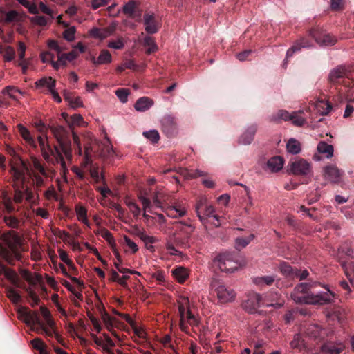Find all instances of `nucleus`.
Masks as SVG:
<instances>
[{
	"label": "nucleus",
	"instance_id": "nucleus-12",
	"mask_svg": "<svg viewBox=\"0 0 354 354\" xmlns=\"http://www.w3.org/2000/svg\"><path fill=\"white\" fill-rule=\"evenodd\" d=\"M309 35L320 45L333 46L337 42V39L334 36L322 33L317 28L311 29L309 31Z\"/></svg>",
	"mask_w": 354,
	"mask_h": 354
},
{
	"label": "nucleus",
	"instance_id": "nucleus-55",
	"mask_svg": "<svg viewBox=\"0 0 354 354\" xmlns=\"http://www.w3.org/2000/svg\"><path fill=\"white\" fill-rule=\"evenodd\" d=\"M13 252L15 254V257L12 256V254H11L8 252H5L3 254V259L10 265H14L15 259H19L20 257H21L20 254L19 252H17V250L15 252Z\"/></svg>",
	"mask_w": 354,
	"mask_h": 354
},
{
	"label": "nucleus",
	"instance_id": "nucleus-47",
	"mask_svg": "<svg viewBox=\"0 0 354 354\" xmlns=\"http://www.w3.org/2000/svg\"><path fill=\"white\" fill-rule=\"evenodd\" d=\"M304 345V340L299 334L295 335L293 339L290 342L292 348L301 349Z\"/></svg>",
	"mask_w": 354,
	"mask_h": 354
},
{
	"label": "nucleus",
	"instance_id": "nucleus-58",
	"mask_svg": "<svg viewBox=\"0 0 354 354\" xmlns=\"http://www.w3.org/2000/svg\"><path fill=\"white\" fill-rule=\"evenodd\" d=\"M28 297L31 299V306L32 307L38 305L40 302V299L37 295L31 289L28 288L26 290Z\"/></svg>",
	"mask_w": 354,
	"mask_h": 354
},
{
	"label": "nucleus",
	"instance_id": "nucleus-40",
	"mask_svg": "<svg viewBox=\"0 0 354 354\" xmlns=\"http://www.w3.org/2000/svg\"><path fill=\"white\" fill-rule=\"evenodd\" d=\"M275 280V276L258 277L253 279V282L258 286H270Z\"/></svg>",
	"mask_w": 354,
	"mask_h": 354
},
{
	"label": "nucleus",
	"instance_id": "nucleus-5",
	"mask_svg": "<svg viewBox=\"0 0 354 354\" xmlns=\"http://www.w3.org/2000/svg\"><path fill=\"white\" fill-rule=\"evenodd\" d=\"M50 129L59 144L63 156L71 161L72 149L69 131L62 126H52Z\"/></svg>",
	"mask_w": 354,
	"mask_h": 354
},
{
	"label": "nucleus",
	"instance_id": "nucleus-44",
	"mask_svg": "<svg viewBox=\"0 0 354 354\" xmlns=\"http://www.w3.org/2000/svg\"><path fill=\"white\" fill-rule=\"evenodd\" d=\"M111 62V55L107 50H102L99 57H97V62L99 64H108Z\"/></svg>",
	"mask_w": 354,
	"mask_h": 354
},
{
	"label": "nucleus",
	"instance_id": "nucleus-32",
	"mask_svg": "<svg viewBox=\"0 0 354 354\" xmlns=\"http://www.w3.org/2000/svg\"><path fill=\"white\" fill-rule=\"evenodd\" d=\"M254 238L253 234H250L247 237H237L235 240V248L238 250L245 248Z\"/></svg>",
	"mask_w": 354,
	"mask_h": 354
},
{
	"label": "nucleus",
	"instance_id": "nucleus-20",
	"mask_svg": "<svg viewBox=\"0 0 354 354\" xmlns=\"http://www.w3.org/2000/svg\"><path fill=\"white\" fill-rule=\"evenodd\" d=\"M311 46L310 41L305 37H301L295 41L294 44L290 48L286 53V59L291 57L294 53L299 52L304 48H308Z\"/></svg>",
	"mask_w": 354,
	"mask_h": 354
},
{
	"label": "nucleus",
	"instance_id": "nucleus-33",
	"mask_svg": "<svg viewBox=\"0 0 354 354\" xmlns=\"http://www.w3.org/2000/svg\"><path fill=\"white\" fill-rule=\"evenodd\" d=\"M352 249L348 244L341 245L338 249L337 257L339 259V257H342L344 259H352Z\"/></svg>",
	"mask_w": 354,
	"mask_h": 354
},
{
	"label": "nucleus",
	"instance_id": "nucleus-62",
	"mask_svg": "<svg viewBox=\"0 0 354 354\" xmlns=\"http://www.w3.org/2000/svg\"><path fill=\"white\" fill-rule=\"evenodd\" d=\"M61 260L69 266H73V262L69 259L68 254L63 250H59L58 251Z\"/></svg>",
	"mask_w": 354,
	"mask_h": 354
},
{
	"label": "nucleus",
	"instance_id": "nucleus-64",
	"mask_svg": "<svg viewBox=\"0 0 354 354\" xmlns=\"http://www.w3.org/2000/svg\"><path fill=\"white\" fill-rule=\"evenodd\" d=\"M344 0H331L330 7L333 10H341L344 8Z\"/></svg>",
	"mask_w": 354,
	"mask_h": 354
},
{
	"label": "nucleus",
	"instance_id": "nucleus-50",
	"mask_svg": "<svg viewBox=\"0 0 354 354\" xmlns=\"http://www.w3.org/2000/svg\"><path fill=\"white\" fill-rule=\"evenodd\" d=\"M7 297L15 304H17L21 300V295L12 288L7 290Z\"/></svg>",
	"mask_w": 354,
	"mask_h": 354
},
{
	"label": "nucleus",
	"instance_id": "nucleus-29",
	"mask_svg": "<svg viewBox=\"0 0 354 354\" xmlns=\"http://www.w3.org/2000/svg\"><path fill=\"white\" fill-rule=\"evenodd\" d=\"M143 46L147 47L146 54L151 55L158 50V46L152 37L146 36L143 39Z\"/></svg>",
	"mask_w": 354,
	"mask_h": 354
},
{
	"label": "nucleus",
	"instance_id": "nucleus-17",
	"mask_svg": "<svg viewBox=\"0 0 354 354\" xmlns=\"http://www.w3.org/2000/svg\"><path fill=\"white\" fill-rule=\"evenodd\" d=\"M26 213L23 212H21L19 216L15 215H8L3 217V221L6 225L12 229H19L21 225L25 223L24 218L26 217Z\"/></svg>",
	"mask_w": 354,
	"mask_h": 354
},
{
	"label": "nucleus",
	"instance_id": "nucleus-13",
	"mask_svg": "<svg viewBox=\"0 0 354 354\" xmlns=\"http://www.w3.org/2000/svg\"><path fill=\"white\" fill-rule=\"evenodd\" d=\"M351 71V69L345 66H338L330 71L328 77V82L333 84L339 83L342 79L348 76Z\"/></svg>",
	"mask_w": 354,
	"mask_h": 354
},
{
	"label": "nucleus",
	"instance_id": "nucleus-54",
	"mask_svg": "<svg viewBox=\"0 0 354 354\" xmlns=\"http://www.w3.org/2000/svg\"><path fill=\"white\" fill-rule=\"evenodd\" d=\"M4 21L6 23H11L19 21V13L16 10H11L6 13Z\"/></svg>",
	"mask_w": 354,
	"mask_h": 354
},
{
	"label": "nucleus",
	"instance_id": "nucleus-37",
	"mask_svg": "<svg viewBox=\"0 0 354 354\" xmlns=\"http://www.w3.org/2000/svg\"><path fill=\"white\" fill-rule=\"evenodd\" d=\"M34 349L39 351L40 354H48L46 350V344L40 338H35L31 341Z\"/></svg>",
	"mask_w": 354,
	"mask_h": 354
},
{
	"label": "nucleus",
	"instance_id": "nucleus-60",
	"mask_svg": "<svg viewBox=\"0 0 354 354\" xmlns=\"http://www.w3.org/2000/svg\"><path fill=\"white\" fill-rule=\"evenodd\" d=\"M46 324H47L48 327H46L44 324V326L46 328H47L48 330H49L52 333L51 335H46V336L48 337H53V333H55V331L57 330H56L55 322H54V320L53 319H51V317L46 319Z\"/></svg>",
	"mask_w": 354,
	"mask_h": 354
},
{
	"label": "nucleus",
	"instance_id": "nucleus-25",
	"mask_svg": "<svg viewBox=\"0 0 354 354\" xmlns=\"http://www.w3.org/2000/svg\"><path fill=\"white\" fill-rule=\"evenodd\" d=\"M279 270L281 273L287 277L295 279L297 275V268L292 267L286 262H281L280 263Z\"/></svg>",
	"mask_w": 354,
	"mask_h": 354
},
{
	"label": "nucleus",
	"instance_id": "nucleus-14",
	"mask_svg": "<svg viewBox=\"0 0 354 354\" xmlns=\"http://www.w3.org/2000/svg\"><path fill=\"white\" fill-rule=\"evenodd\" d=\"M262 301V297L260 294L253 293L248 300L244 301L243 306L245 310L250 314L255 313L260 307Z\"/></svg>",
	"mask_w": 354,
	"mask_h": 354
},
{
	"label": "nucleus",
	"instance_id": "nucleus-31",
	"mask_svg": "<svg viewBox=\"0 0 354 354\" xmlns=\"http://www.w3.org/2000/svg\"><path fill=\"white\" fill-rule=\"evenodd\" d=\"M317 151L320 153L325 154L326 156L329 158L333 156L334 149L333 145L322 141L317 145Z\"/></svg>",
	"mask_w": 354,
	"mask_h": 354
},
{
	"label": "nucleus",
	"instance_id": "nucleus-48",
	"mask_svg": "<svg viewBox=\"0 0 354 354\" xmlns=\"http://www.w3.org/2000/svg\"><path fill=\"white\" fill-rule=\"evenodd\" d=\"M143 136L151 140L153 143H156L160 140V135L156 130H150L143 132Z\"/></svg>",
	"mask_w": 354,
	"mask_h": 354
},
{
	"label": "nucleus",
	"instance_id": "nucleus-51",
	"mask_svg": "<svg viewBox=\"0 0 354 354\" xmlns=\"http://www.w3.org/2000/svg\"><path fill=\"white\" fill-rule=\"evenodd\" d=\"M30 176L32 177V180L35 182V186L37 189H40L44 186V180L39 174L32 171L31 174H30Z\"/></svg>",
	"mask_w": 354,
	"mask_h": 354
},
{
	"label": "nucleus",
	"instance_id": "nucleus-28",
	"mask_svg": "<svg viewBox=\"0 0 354 354\" xmlns=\"http://www.w3.org/2000/svg\"><path fill=\"white\" fill-rule=\"evenodd\" d=\"M283 165V160L280 156H274L268 160L267 162L268 167L272 171H279Z\"/></svg>",
	"mask_w": 354,
	"mask_h": 354
},
{
	"label": "nucleus",
	"instance_id": "nucleus-9",
	"mask_svg": "<svg viewBox=\"0 0 354 354\" xmlns=\"http://www.w3.org/2000/svg\"><path fill=\"white\" fill-rule=\"evenodd\" d=\"M278 120L291 121L294 125L297 127L303 126L306 122L305 118L301 116V112H292L290 113L286 110H279L277 114L272 115V121H277Z\"/></svg>",
	"mask_w": 354,
	"mask_h": 354
},
{
	"label": "nucleus",
	"instance_id": "nucleus-4",
	"mask_svg": "<svg viewBox=\"0 0 354 354\" xmlns=\"http://www.w3.org/2000/svg\"><path fill=\"white\" fill-rule=\"evenodd\" d=\"M19 318L22 319L28 326H31L32 330L37 333H44L51 335L52 333L44 326L37 312L29 310L26 308H21L18 310Z\"/></svg>",
	"mask_w": 354,
	"mask_h": 354
},
{
	"label": "nucleus",
	"instance_id": "nucleus-56",
	"mask_svg": "<svg viewBox=\"0 0 354 354\" xmlns=\"http://www.w3.org/2000/svg\"><path fill=\"white\" fill-rule=\"evenodd\" d=\"M3 57L6 62L12 61L15 56V51L11 46H6L3 50Z\"/></svg>",
	"mask_w": 354,
	"mask_h": 354
},
{
	"label": "nucleus",
	"instance_id": "nucleus-42",
	"mask_svg": "<svg viewBox=\"0 0 354 354\" xmlns=\"http://www.w3.org/2000/svg\"><path fill=\"white\" fill-rule=\"evenodd\" d=\"M124 203L131 211L133 216L137 218L140 214V208L138 205L135 202L131 201L129 198H125Z\"/></svg>",
	"mask_w": 354,
	"mask_h": 354
},
{
	"label": "nucleus",
	"instance_id": "nucleus-7",
	"mask_svg": "<svg viewBox=\"0 0 354 354\" xmlns=\"http://www.w3.org/2000/svg\"><path fill=\"white\" fill-rule=\"evenodd\" d=\"M210 286L216 292L217 297L221 303L232 301L236 297L234 290L227 288L219 279L213 278Z\"/></svg>",
	"mask_w": 354,
	"mask_h": 354
},
{
	"label": "nucleus",
	"instance_id": "nucleus-61",
	"mask_svg": "<svg viewBox=\"0 0 354 354\" xmlns=\"http://www.w3.org/2000/svg\"><path fill=\"white\" fill-rule=\"evenodd\" d=\"M31 21L39 26H46L48 23V19L44 16H35L32 17Z\"/></svg>",
	"mask_w": 354,
	"mask_h": 354
},
{
	"label": "nucleus",
	"instance_id": "nucleus-22",
	"mask_svg": "<svg viewBox=\"0 0 354 354\" xmlns=\"http://www.w3.org/2000/svg\"><path fill=\"white\" fill-rule=\"evenodd\" d=\"M144 25L146 32L149 34H154L158 31L159 27L153 14L147 13L144 15Z\"/></svg>",
	"mask_w": 354,
	"mask_h": 354
},
{
	"label": "nucleus",
	"instance_id": "nucleus-39",
	"mask_svg": "<svg viewBox=\"0 0 354 354\" xmlns=\"http://www.w3.org/2000/svg\"><path fill=\"white\" fill-rule=\"evenodd\" d=\"M287 151L292 154L299 153L301 151L300 143L295 139L291 138L286 145Z\"/></svg>",
	"mask_w": 354,
	"mask_h": 354
},
{
	"label": "nucleus",
	"instance_id": "nucleus-6",
	"mask_svg": "<svg viewBox=\"0 0 354 354\" xmlns=\"http://www.w3.org/2000/svg\"><path fill=\"white\" fill-rule=\"evenodd\" d=\"M213 266L221 272H233L238 269L239 263L234 252H225L216 255L213 260Z\"/></svg>",
	"mask_w": 354,
	"mask_h": 354
},
{
	"label": "nucleus",
	"instance_id": "nucleus-49",
	"mask_svg": "<svg viewBox=\"0 0 354 354\" xmlns=\"http://www.w3.org/2000/svg\"><path fill=\"white\" fill-rule=\"evenodd\" d=\"M306 332L308 336L313 338H317L320 335V328L315 324L309 325Z\"/></svg>",
	"mask_w": 354,
	"mask_h": 354
},
{
	"label": "nucleus",
	"instance_id": "nucleus-36",
	"mask_svg": "<svg viewBox=\"0 0 354 354\" xmlns=\"http://www.w3.org/2000/svg\"><path fill=\"white\" fill-rule=\"evenodd\" d=\"M168 216L176 218V217H182L185 215V212L183 209H178L176 207H165L163 209Z\"/></svg>",
	"mask_w": 354,
	"mask_h": 354
},
{
	"label": "nucleus",
	"instance_id": "nucleus-52",
	"mask_svg": "<svg viewBox=\"0 0 354 354\" xmlns=\"http://www.w3.org/2000/svg\"><path fill=\"white\" fill-rule=\"evenodd\" d=\"M3 93L7 94L10 97L16 100L17 93H20V91L15 86H8L3 89Z\"/></svg>",
	"mask_w": 354,
	"mask_h": 354
},
{
	"label": "nucleus",
	"instance_id": "nucleus-24",
	"mask_svg": "<svg viewBox=\"0 0 354 354\" xmlns=\"http://www.w3.org/2000/svg\"><path fill=\"white\" fill-rule=\"evenodd\" d=\"M3 274L13 285L18 286L19 279L17 273L11 269L7 268L0 261V275Z\"/></svg>",
	"mask_w": 354,
	"mask_h": 354
},
{
	"label": "nucleus",
	"instance_id": "nucleus-46",
	"mask_svg": "<svg viewBox=\"0 0 354 354\" xmlns=\"http://www.w3.org/2000/svg\"><path fill=\"white\" fill-rule=\"evenodd\" d=\"M75 212L80 221H86L87 210L84 207L77 205L75 206Z\"/></svg>",
	"mask_w": 354,
	"mask_h": 354
},
{
	"label": "nucleus",
	"instance_id": "nucleus-10",
	"mask_svg": "<svg viewBox=\"0 0 354 354\" xmlns=\"http://www.w3.org/2000/svg\"><path fill=\"white\" fill-rule=\"evenodd\" d=\"M288 167L289 171L294 175L306 176L311 171L310 164L302 158L290 161Z\"/></svg>",
	"mask_w": 354,
	"mask_h": 354
},
{
	"label": "nucleus",
	"instance_id": "nucleus-11",
	"mask_svg": "<svg viewBox=\"0 0 354 354\" xmlns=\"http://www.w3.org/2000/svg\"><path fill=\"white\" fill-rule=\"evenodd\" d=\"M1 239L12 252L17 250L18 248L22 244L21 236L15 230H8L3 232Z\"/></svg>",
	"mask_w": 354,
	"mask_h": 354
},
{
	"label": "nucleus",
	"instance_id": "nucleus-18",
	"mask_svg": "<svg viewBox=\"0 0 354 354\" xmlns=\"http://www.w3.org/2000/svg\"><path fill=\"white\" fill-rule=\"evenodd\" d=\"M161 123L162 131L167 137H171L176 133V123L171 115L164 117Z\"/></svg>",
	"mask_w": 354,
	"mask_h": 354
},
{
	"label": "nucleus",
	"instance_id": "nucleus-19",
	"mask_svg": "<svg viewBox=\"0 0 354 354\" xmlns=\"http://www.w3.org/2000/svg\"><path fill=\"white\" fill-rule=\"evenodd\" d=\"M339 262L341 264L344 274L349 281L353 283L354 281V261L352 259H344L342 257H339Z\"/></svg>",
	"mask_w": 354,
	"mask_h": 354
},
{
	"label": "nucleus",
	"instance_id": "nucleus-30",
	"mask_svg": "<svg viewBox=\"0 0 354 354\" xmlns=\"http://www.w3.org/2000/svg\"><path fill=\"white\" fill-rule=\"evenodd\" d=\"M167 196L161 192H157L153 196V202L154 205L161 209L166 207V201Z\"/></svg>",
	"mask_w": 354,
	"mask_h": 354
},
{
	"label": "nucleus",
	"instance_id": "nucleus-2",
	"mask_svg": "<svg viewBox=\"0 0 354 354\" xmlns=\"http://www.w3.org/2000/svg\"><path fill=\"white\" fill-rule=\"evenodd\" d=\"M26 173H29L28 165L24 160L19 158L18 162L12 165L10 168V174L16 185L14 195V201L16 203H21L24 199V192L17 184H19L20 185H24Z\"/></svg>",
	"mask_w": 354,
	"mask_h": 354
},
{
	"label": "nucleus",
	"instance_id": "nucleus-53",
	"mask_svg": "<svg viewBox=\"0 0 354 354\" xmlns=\"http://www.w3.org/2000/svg\"><path fill=\"white\" fill-rule=\"evenodd\" d=\"M32 166L35 168V169L38 171L39 172V174H41L42 176H44L46 177L47 176V173H46V171L44 167L41 165V163L37 158H32Z\"/></svg>",
	"mask_w": 354,
	"mask_h": 354
},
{
	"label": "nucleus",
	"instance_id": "nucleus-16",
	"mask_svg": "<svg viewBox=\"0 0 354 354\" xmlns=\"http://www.w3.org/2000/svg\"><path fill=\"white\" fill-rule=\"evenodd\" d=\"M116 30V25L112 24L103 28H93L89 31L91 37L97 39H104L111 35Z\"/></svg>",
	"mask_w": 354,
	"mask_h": 354
},
{
	"label": "nucleus",
	"instance_id": "nucleus-63",
	"mask_svg": "<svg viewBox=\"0 0 354 354\" xmlns=\"http://www.w3.org/2000/svg\"><path fill=\"white\" fill-rule=\"evenodd\" d=\"M48 46L50 49L55 50L57 54H60L63 51V48L55 40H49L48 42Z\"/></svg>",
	"mask_w": 354,
	"mask_h": 354
},
{
	"label": "nucleus",
	"instance_id": "nucleus-23",
	"mask_svg": "<svg viewBox=\"0 0 354 354\" xmlns=\"http://www.w3.org/2000/svg\"><path fill=\"white\" fill-rule=\"evenodd\" d=\"M257 127L252 124L248 127L239 138V143L241 145H250L254 140Z\"/></svg>",
	"mask_w": 354,
	"mask_h": 354
},
{
	"label": "nucleus",
	"instance_id": "nucleus-41",
	"mask_svg": "<svg viewBox=\"0 0 354 354\" xmlns=\"http://www.w3.org/2000/svg\"><path fill=\"white\" fill-rule=\"evenodd\" d=\"M181 174L187 179H192L205 176V173L203 171L198 169L194 171H188L186 169H181Z\"/></svg>",
	"mask_w": 354,
	"mask_h": 354
},
{
	"label": "nucleus",
	"instance_id": "nucleus-26",
	"mask_svg": "<svg viewBox=\"0 0 354 354\" xmlns=\"http://www.w3.org/2000/svg\"><path fill=\"white\" fill-rule=\"evenodd\" d=\"M153 104L152 100L147 97L139 98L134 104V108L138 111H145L149 109Z\"/></svg>",
	"mask_w": 354,
	"mask_h": 354
},
{
	"label": "nucleus",
	"instance_id": "nucleus-34",
	"mask_svg": "<svg viewBox=\"0 0 354 354\" xmlns=\"http://www.w3.org/2000/svg\"><path fill=\"white\" fill-rule=\"evenodd\" d=\"M189 299L185 297H182L181 300L178 302V310L181 320L184 319L185 314L187 315V311L188 309H189Z\"/></svg>",
	"mask_w": 354,
	"mask_h": 354
},
{
	"label": "nucleus",
	"instance_id": "nucleus-15",
	"mask_svg": "<svg viewBox=\"0 0 354 354\" xmlns=\"http://www.w3.org/2000/svg\"><path fill=\"white\" fill-rule=\"evenodd\" d=\"M139 2L135 0H130L122 7L123 12L131 18H140L142 15V10L139 8Z\"/></svg>",
	"mask_w": 354,
	"mask_h": 354
},
{
	"label": "nucleus",
	"instance_id": "nucleus-21",
	"mask_svg": "<svg viewBox=\"0 0 354 354\" xmlns=\"http://www.w3.org/2000/svg\"><path fill=\"white\" fill-rule=\"evenodd\" d=\"M324 175L326 179L330 183L337 184L340 181L342 172L335 165H328L324 168Z\"/></svg>",
	"mask_w": 354,
	"mask_h": 354
},
{
	"label": "nucleus",
	"instance_id": "nucleus-57",
	"mask_svg": "<svg viewBox=\"0 0 354 354\" xmlns=\"http://www.w3.org/2000/svg\"><path fill=\"white\" fill-rule=\"evenodd\" d=\"M75 28L74 26L69 27L68 28L66 29L63 32V37L64 38L68 41H72L75 39Z\"/></svg>",
	"mask_w": 354,
	"mask_h": 354
},
{
	"label": "nucleus",
	"instance_id": "nucleus-27",
	"mask_svg": "<svg viewBox=\"0 0 354 354\" xmlns=\"http://www.w3.org/2000/svg\"><path fill=\"white\" fill-rule=\"evenodd\" d=\"M174 278L180 283H183L189 277L188 270L183 267H178L172 270Z\"/></svg>",
	"mask_w": 354,
	"mask_h": 354
},
{
	"label": "nucleus",
	"instance_id": "nucleus-3",
	"mask_svg": "<svg viewBox=\"0 0 354 354\" xmlns=\"http://www.w3.org/2000/svg\"><path fill=\"white\" fill-rule=\"evenodd\" d=\"M43 135L45 136V138H43L42 136H39L38 142L44 158L47 162H50V156H52L54 158V160H53V163L60 164L64 171H67L66 164L59 148L57 146H55L53 149L48 143L46 133Z\"/></svg>",
	"mask_w": 354,
	"mask_h": 354
},
{
	"label": "nucleus",
	"instance_id": "nucleus-59",
	"mask_svg": "<svg viewBox=\"0 0 354 354\" xmlns=\"http://www.w3.org/2000/svg\"><path fill=\"white\" fill-rule=\"evenodd\" d=\"M115 95L122 102L124 103L127 101L129 92L127 89L118 88L115 91Z\"/></svg>",
	"mask_w": 354,
	"mask_h": 354
},
{
	"label": "nucleus",
	"instance_id": "nucleus-43",
	"mask_svg": "<svg viewBox=\"0 0 354 354\" xmlns=\"http://www.w3.org/2000/svg\"><path fill=\"white\" fill-rule=\"evenodd\" d=\"M101 236L108 241L111 249H113V248L116 246V243L112 234L107 229L102 228L101 230Z\"/></svg>",
	"mask_w": 354,
	"mask_h": 354
},
{
	"label": "nucleus",
	"instance_id": "nucleus-1",
	"mask_svg": "<svg viewBox=\"0 0 354 354\" xmlns=\"http://www.w3.org/2000/svg\"><path fill=\"white\" fill-rule=\"evenodd\" d=\"M317 286V282L301 283L297 285L291 292V298L297 304L324 305L330 304L335 297L334 292H327L314 294L310 289Z\"/></svg>",
	"mask_w": 354,
	"mask_h": 354
},
{
	"label": "nucleus",
	"instance_id": "nucleus-35",
	"mask_svg": "<svg viewBox=\"0 0 354 354\" xmlns=\"http://www.w3.org/2000/svg\"><path fill=\"white\" fill-rule=\"evenodd\" d=\"M86 124L87 123L84 121L82 116L80 114H74L70 117L69 127L71 131L74 130V125L85 127Z\"/></svg>",
	"mask_w": 354,
	"mask_h": 354
},
{
	"label": "nucleus",
	"instance_id": "nucleus-8",
	"mask_svg": "<svg viewBox=\"0 0 354 354\" xmlns=\"http://www.w3.org/2000/svg\"><path fill=\"white\" fill-rule=\"evenodd\" d=\"M214 207L212 205L208 204L206 198L202 197L197 201L196 205V212L201 223H205L206 217L210 216H213L217 222H218L219 217L218 216L214 214ZM214 225L216 227H218L220 223H218Z\"/></svg>",
	"mask_w": 354,
	"mask_h": 354
},
{
	"label": "nucleus",
	"instance_id": "nucleus-45",
	"mask_svg": "<svg viewBox=\"0 0 354 354\" xmlns=\"http://www.w3.org/2000/svg\"><path fill=\"white\" fill-rule=\"evenodd\" d=\"M107 46L110 48L121 50L124 46V39L122 37H120L117 40H111L109 41Z\"/></svg>",
	"mask_w": 354,
	"mask_h": 354
},
{
	"label": "nucleus",
	"instance_id": "nucleus-38",
	"mask_svg": "<svg viewBox=\"0 0 354 354\" xmlns=\"http://www.w3.org/2000/svg\"><path fill=\"white\" fill-rule=\"evenodd\" d=\"M21 137L30 145L35 146V140L30 135V131L22 124L17 125Z\"/></svg>",
	"mask_w": 354,
	"mask_h": 354
}]
</instances>
